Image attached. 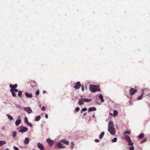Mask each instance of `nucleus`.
I'll use <instances>...</instances> for the list:
<instances>
[{
	"instance_id": "1",
	"label": "nucleus",
	"mask_w": 150,
	"mask_h": 150,
	"mask_svg": "<svg viewBox=\"0 0 150 150\" xmlns=\"http://www.w3.org/2000/svg\"><path fill=\"white\" fill-rule=\"evenodd\" d=\"M108 131L112 135H113L115 134V129L114 127L113 123L112 122H110L108 123Z\"/></svg>"
},
{
	"instance_id": "2",
	"label": "nucleus",
	"mask_w": 150,
	"mask_h": 150,
	"mask_svg": "<svg viewBox=\"0 0 150 150\" xmlns=\"http://www.w3.org/2000/svg\"><path fill=\"white\" fill-rule=\"evenodd\" d=\"M89 89L92 92L94 93L96 91H100L99 86L94 85H91L89 87Z\"/></svg>"
},
{
	"instance_id": "3",
	"label": "nucleus",
	"mask_w": 150,
	"mask_h": 150,
	"mask_svg": "<svg viewBox=\"0 0 150 150\" xmlns=\"http://www.w3.org/2000/svg\"><path fill=\"white\" fill-rule=\"evenodd\" d=\"M91 101V100L90 99H88L87 98L80 99L79 100L78 102V104L80 105H81L84 104V103H83V102H88L89 101Z\"/></svg>"
},
{
	"instance_id": "4",
	"label": "nucleus",
	"mask_w": 150,
	"mask_h": 150,
	"mask_svg": "<svg viewBox=\"0 0 150 150\" xmlns=\"http://www.w3.org/2000/svg\"><path fill=\"white\" fill-rule=\"evenodd\" d=\"M150 93V91L147 88L142 89V95H145L147 96H149Z\"/></svg>"
},
{
	"instance_id": "5",
	"label": "nucleus",
	"mask_w": 150,
	"mask_h": 150,
	"mask_svg": "<svg viewBox=\"0 0 150 150\" xmlns=\"http://www.w3.org/2000/svg\"><path fill=\"white\" fill-rule=\"evenodd\" d=\"M137 91L136 89H135L134 88H131L130 89L129 92L130 93V95L131 96L134 95L135 93L137 92Z\"/></svg>"
},
{
	"instance_id": "6",
	"label": "nucleus",
	"mask_w": 150,
	"mask_h": 150,
	"mask_svg": "<svg viewBox=\"0 0 150 150\" xmlns=\"http://www.w3.org/2000/svg\"><path fill=\"white\" fill-rule=\"evenodd\" d=\"M24 110L28 114H30L32 112V110L31 108L29 107H25L23 108Z\"/></svg>"
},
{
	"instance_id": "7",
	"label": "nucleus",
	"mask_w": 150,
	"mask_h": 150,
	"mask_svg": "<svg viewBox=\"0 0 150 150\" xmlns=\"http://www.w3.org/2000/svg\"><path fill=\"white\" fill-rule=\"evenodd\" d=\"M76 85L74 86V88L76 89H79L81 86L80 83L78 81L75 83Z\"/></svg>"
},
{
	"instance_id": "8",
	"label": "nucleus",
	"mask_w": 150,
	"mask_h": 150,
	"mask_svg": "<svg viewBox=\"0 0 150 150\" xmlns=\"http://www.w3.org/2000/svg\"><path fill=\"white\" fill-rule=\"evenodd\" d=\"M30 83L32 87L37 86L36 83L35 81H31L30 82Z\"/></svg>"
},
{
	"instance_id": "9",
	"label": "nucleus",
	"mask_w": 150,
	"mask_h": 150,
	"mask_svg": "<svg viewBox=\"0 0 150 150\" xmlns=\"http://www.w3.org/2000/svg\"><path fill=\"white\" fill-rule=\"evenodd\" d=\"M17 85L16 84L12 85V84H10L9 85V86L10 88H11L10 90V91H13L14 89L16 88L17 87Z\"/></svg>"
},
{
	"instance_id": "10",
	"label": "nucleus",
	"mask_w": 150,
	"mask_h": 150,
	"mask_svg": "<svg viewBox=\"0 0 150 150\" xmlns=\"http://www.w3.org/2000/svg\"><path fill=\"white\" fill-rule=\"evenodd\" d=\"M38 147L41 150H44V148L43 145L40 143H38Z\"/></svg>"
},
{
	"instance_id": "11",
	"label": "nucleus",
	"mask_w": 150,
	"mask_h": 150,
	"mask_svg": "<svg viewBox=\"0 0 150 150\" xmlns=\"http://www.w3.org/2000/svg\"><path fill=\"white\" fill-rule=\"evenodd\" d=\"M46 141L50 146L52 145L53 144L54 142L50 139H47Z\"/></svg>"
},
{
	"instance_id": "12",
	"label": "nucleus",
	"mask_w": 150,
	"mask_h": 150,
	"mask_svg": "<svg viewBox=\"0 0 150 150\" xmlns=\"http://www.w3.org/2000/svg\"><path fill=\"white\" fill-rule=\"evenodd\" d=\"M28 130V128L27 127H24L22 129H20L19 130V132H21L23 133L25 132Z\"/></svg>"
},
{
	"instance_id": "13",
	"label": "nucleus",
	"mask_w": 150,
	"mask_h": 150,
	"mask_svg": "<svg viewBox=\"0 0 150 150\" xmlns=\"http://www.w3.org/2000/svg\"><path fill=\"white\" fill-rule=\"evenodd\" d=\"M61 142L62 143H64L65 144H67V145H69V142L68 141H67L66 139H62Z\"/></svg>"
},
{
	"instance_id": "14",
	"label": "nucleus",
	"mask_w": 150,
	"mask_h": 150,
	"mask_svg": "<svg viewBox=\"0 0 150 150\" xmlns=\"http://www.w3.org/2000/svg\"><path fill=\"white\" fill-rule=\"evenodd\" d=\"M96 110V109L95 107H91L88 109V111L89 112H90L93 111H95Z\"/></svg>"
},
{
	"instance_id": "15",
	"label": "nucleus",
	"mask_w": 150,
	"mask_h": 150,
	"mask_svg": "<svg viewBox=\"0 0 150 150\" xmlns=\"http://www.w3.org/2000/svg\"><path fill=\"white\" fill-rule=\"evenodd\" d=\"M99 98L100 99V100L101 102V103H103L104 102V100L103 98V95L101 94H100L99 95Z\"/></svg>"
},
{
	"instance_id": "16",
	"label": "nucleus",
	"mask_w": 150,
	"mask_h": 150,
	"mask_svg": "<svg viewBox=\"0 0 150 150\" xmlns=\"http://www.w3.org/2000/svg\"><path fill=\"white\" fill-rule=\"evenodd\" d=\"M21 120H17L16 121L15 124L17 126H18L19 125L21 124Z\"/></svg>"
},
{
	"instance_id": "17",
	"label": "nucleus",
	"mask_w": 150,
	"mask_h": 150,
	"mask_svg": "<svg viewBox=\"0 0 150 150\" xmlns=\"http://www.w3.org/2000/svg\"><path fill=\"white\" fill-rule=\"evenodd\" d=\"M25 94L26 97L27 98H31L33 97V96L31 94L25 93Z\"/></svg>"
},
{
	"instance_id": "18",
	"label": "nucleus",
	"mask_w": 150,
	"mask_h": 150,
	"mask_svg": "<svg viewBox=\"0 0 150 150\" xmlns=\"http://www.w3.org/2000/svg\"><path fill=\"white\" fill-rule=\"evenodd\" d=\"M125 139L127 142H129L131 141V139L127 135L125 136Z\"/></svg>"
},
{
	"instance_id": "19",
	"label": "nucleus",
	"mask_w": 150,
	"mask_h": 150,
	"mask_svg": "<svg viewBox=\"0 0 150 150\" xmlns=\"http://www.w3.org/2000/svg\"><path fill=\"white\" fill-rule=\"evenodd\" d=\"M57 146L59 148H64V147H63L62 146V144H61L59 142L57 144Z\"/></svg>"
},
{
	"instance_id": "20",
	"label": "nucleus",
	"mask_w": 150,
	"mask_h": 150,
	"mask_svg": "<svg viewBox=\"0 0 150 150\" xmlns=\"http://www.w3.org/2000/svg\"><path fill=\"white\" fill-rule=\"evenodd\" d=\"M29 139L28 138L26 137L25 138V140L24 143L26 144H27L29 143Z\"/></svg>"
},
{
	"instance_id": "21",
	"label": "nucleus",
	"mask_w": 150,
	"mask_h": 150,
	"mask_svg": "<svg viewBox=\"0 0 150 150\" xmlns=\"http://www.w3.org/2000/svg\"><path fill=\"white\" fill-rule=\"evenodd\" d=\"M6 144V142L5 141H0V146H2L4 144Z\"/></svg>"
},
{
	"instance_id": "22",
	"label": "nucleus",
	"mask_w": 150,
	"mask_h": 150,
	"mask_svg": "<svg viewBox=\"0 0 150 150\" xmlns=\"http://www.w3.org/2000/svg\"><path fill=\"white\" fill-rule=\"evenodd\" d=\"M104 133H105L104 132H102L101 133L99 136V138L100 139H101L102 138V137H103V136L104 134Z\"/></svg>"
},
{
	"instance_id": "23",
	"label": "nucleus",
	"mask_w": 150,
	"mask_h": 150,
	"mask_svg": "<svg viewBox=\"0 0 150 150\" xmlns=\"http://www.w3.org/2000/svg\"><path fill=\"white\" fill-rule=\"evenodd\" d=\"M144 136V134L143 133H142L140 134L139 136H138V137L139 139H141Z\"/></svg>"
},
{
	"instance_id": "24",
	"label": "nucleus",
	"mask_w": 150,
	"mask_h": 150,
	"mask_svg": "<svg viewBox=\"0 0 150 150\" xmlns=\"http://www.w3.org/2000/svg\"><path fill=\"white\" fill-rule=\"evenodd\" d=\"M41 117L40 116H37L35 118V121H38L40 119Z\"/></svg>"
},
{
	"instance_id": "25",
	"label": "nucleus",
	"mask_w": 150,
	"mask_h": 150,
	"mask_svg": "<svg viewBox=\"0 0 150 150\" xmlns=\"http://www.w3.org/2000/svg\"><path fill=\"white\" fill-rule=\"evenodd\" d=\"M22 92L20 91H19L18 92V96L21 98H22Z\"/></svg>"
},
{
	"instance_id": "26",
	"label": "nucleus",
	"mask_w": 150,
	"mask_h": 150,
	"mask_svg": "<svg viewBox=\"0 0 150 150\" xmlns=\"http://www.w3.org/2000/svg\"><path fill=\"white\" fill-rule=\"evenodd\" d=\"M7 116H8V118L10 120H12L13 119V117L9 114H7Z\"/></svg>"
},
{
	"instance_id": "27",
	"label": "nucleus",
	"mask_w": 150,
	"mask_h": 150,
	"mask_svg": "<svg viewBox=\"0 0 150 150\" xmlns=\"http://www.w3.org/2000/svg\"><path fill=\"white\" fill-rule=\"evenodd\" d=\"M118 114V112L116 110H114V114L113 116H117Z\"/></svg>"
},
{
	"instance_id": "28",
	"label": "nucleus",
	"mask_w": 150,
	"mask_h": 150,
	"mask_svg": "<svg viewBox=\"0 0 150 150\" xmlns=\"http://www.w3.org/2000/svg\"><path fill=\"white\" fill-rule=\"evenodd\" d=\"M10 91L12 93V96L14 97H16V94L15 93V92L13 91Z\"/></svg>"
},
{
	"instance_id": "29",
	"label": "nucleus",
	"mask_w": 150,
	"mask_h": 150,
	"mask_svg": "<svg viewBox=\"0 0 150 150\" xmlns=\"http://www.w3.org/2000/svg\"><path fill=\"white\" fill-rule=\"evenodd\" d=\"M143 95H142H142L140 96H139L137 100H141L143 98Z\"/></svg>"
},
{
	"instance_id": "30",
	"label": "nucleus",
	"mask_w": 150,
	"mask_h": 150,
	"mask_svg": "<svg viewBox=\"0 0 150 150\" xmlns=\"http://www.w3.org/2000/svg\"><path fill=\"white\" fill-rule=\"evenodd\" d=\"M16 131H14L13 132V137L14 138L16 137Z\"/></svg>"
},
{
	"instance_id": "31",
	"label": "nucleus",
	"mask_w": 150,
	"mask_h": 150,
	"mask_svg": "<svg viewBox=\"0 0 150 150\" xmlns=\"http://www.w3.org/2000/svg\"><path fill=\"white\" fill-rule=\"evenodd\" d=\"M117 138L116 137H115L112 140V142H116L117 141Z\"/></svg>"
},
{
	"instance_id": "32",
	"label": "nucleus",
	"mask_w": 150,
	"mask_h": 150,
	"mask_svg": "<svg viewBox=\"0 0 150 150\" xmlns=\"http://www.w3.org/2000/svg\"><path fill=\"white\" fill-rule=\"evenodd\" d=\"M25 123H26V124H27L29 122L28 121V120L26 117H25Z\"/></svg>"
},
{
	"instance_id": "33",
	"label": "nucleus",
	"mask_w": 150,
	"mask_h": 150,
	"mask_svg": "<svg viewBox=\"0 0 150 150\" xmlns=\"http://www.w3.org/2000/svg\"><path fill=\"white\" fill-rule=\"evenodd\" d=\"M130 132H131L130 131H127L125 132L124 133V134H129L130 133Z\"/></svg>"
},
{
	"instance_id": "34",
	"label": "nucleus",
	"mask_w": 150,
	"mask_h": 150,
	"mask_svg": "<svg viewBox=\"0 0 150 150\" xmlns=\"http://www.w3.org/2000/svg\"><path fill=\"white\" fill-rule=\"evenodd\" d=\"M129 142V143H128V145H129V146H132L133 144V143H132V142H131V141H130L129 142Z\"/></svg>"
},
{
	"instance_id": "35",
	"label": "nucleus",
	"mask_w": 150,
	"mask_h": 150,
	"mask_svg": "<svg viewBox=\"0 0 150 150\" xmlns=\"http://www.w3.org/2000/svg\"><path fill=\"white\" fill-rule=\"evenodd\" d=\"M79 110H80V108L79 107H77L76 108L75 111H76V112H78Z\"/></svg>"
},
{
	"instance_id": "36",
	"label": "nucleus",
	"mask_w": 150,
	"mask_h": 150,
	"mask_svg": "<svg viewBox=\"0 0 150 150\" xmlns=\"http://www.w3.org/2000/svg\"><path fill=\"white\" fill-rule=\"evenodd\" d=\"M39 91H37L35 92V94L36 96H38L39 95Z\"/></svg>"
},
{
	"instance_id": "37",
	"label": "nucleus",
	"mask_w": 150,
	"mask_h": 150,
	"mask_svg": "<svg viewBox=\"0 0 150 150\" xmlns=\"http://www.w3.org/2000/svg\"><path fill=\"white\" fill-rule=\"evenodd\" d=\"M71 149H72L73 148V147L74 145V144L73 142H72L71 143Z\"/></svg>"
},
{
	"instance_id": "38",
	"label": "nucleus",
	"mask_w": 150,
	"mask_h": 150,
	"mask_svg": "<svg viewBox=\"0 0 150 150\" xmlns=\"http://www.w3.org/2000/svg\"><path fill=\"white\" fill-rule=\"evenodd\" d=\"M87 110V108H83L82 109V111L84 112V111H86Z\"/></svg>"
},
{
	"instance_id": "39",
	"label": "nucleus",
	"mask_w": 150,
	"mask_h": 150,
	"mask_svg": "<svg viewBox=\"0 0 150 150\" xmlns=\"http://www.w3.org/2000/svg\"><path fill=\"white\" fill-rule=\"evenodd\" d=\"M45 110V107H42L41 110L42 111H44Z\"/></svg>"
},
{
	"instance_id": "40",
	"label": "nucleus",
	"mask_w": 150,
	"mask_h": 150,
	"mask_svg": "<svg viewBox=\"0 0 150 150\" xmlns=\"http://www.w3.org/2000/svg\"><path fill=\"white\" fill-rule=\"evenodd\" d=\"M146 141V139H144L143 141H141V143H144V142H145Z\"/></svg>"
},
{
	"instance_id": "41",
	"label": "nucleus",
	"mask_w": 150,
	"mask_h": 150,
	"mask_svg": "<svg viewBox=\"0 0 150 150\" xmlns=\"http://www.w3.org/2000/svg\"><path fill=\"white\" fill-rule=\"evenodd\" d=\"M146 141V139H144L143 141H141V143H144V142H145Z\"/></svg>"
},
{
	"instance_id": "42",
	"label": "nucleus",
	"mask_w": 150,
	"mask_h": 150,
	"mask_svg": "<svg viewBox=\"0 0 150 150\" xmlns=\"http://www.w3.org/2000/svg\"><path fill=\"white\" fill-rule=\"evenodd\" d=\"M29 126L31 127L32 126V124L28 122L27 124Z\"/></svg>"
},
{
	"instance_id": "43",
	"label": "nucleus",
	"mask_w": 150,
	"mask_h": 150,
	"mask_svg": "<svg viewBox=\"0 0 150 150\" xmlns=\"http://www.w3.org/2000/svg\"><path fill=\"white\" fill-rule=\"evenodd\" d=\"M13 148L15 150H18L19 149L18 148L14 146Z\"/></svg>"
},
{
	"instance_id": "44",
	"label": "nucleus",
	"mask_w": 150,
	"mask_h": 150,
	"mask_svg": "<svg viewBox=\"0 0 150 150\" xmlns=\"http://www.w3.org/2000/svg\"><path fill=\"white\" fill-rule=\"evenodd\" d=\"M13 91H14L15 92H16L18 91V90L17 89L15 88Z\"/></svg>"
},
{
	"instance_id": "45",
	"label": "nucleus",
	"mask_w": 150,
	"mask_h": 150,
	"mask_svg": "<svg viewBox=\"0 0 150 150\" xmlns=\"http://www.w3.org/2000/svg\"><path fill=\"white\" fill-rule=\"evenodd\" d=\"M95 141L96 142H98L100 141L99 140L97 139H95Z\"/></svg>"
},
{
	"instance_id": "46",
	"label": "nucleus",
	"mask_w": 150,
	"mask_h": 150,
	"mask_svg": "<svg viewBox=\"0 0 150 150\" xmlns=\"http://www.w3.org/2000/svg\"><path fill=\"white\" fill-rule=\"evenodd\" d=\"M134 148L133 146L130 149V150H134Z\"/></svg>"
},
{
	"instance_id": "47",
	"label": "nucleus",
	"mask_w": 150,
	"mask_h": 150,
	"mask_svg": "<svg viewBox=\"0 0 150 150\" xmlns=\"http://www.w3.org/2000/svg\"><path fill=\"white\" fill-rule=\"evenodd\" d=\"M45 117L46 118H48V116L47 114H46L45 115Z\"/></svg>"
},
{
	"instance_id": "48",
	"label": "nucleus",
	"mask_w": 150,
	"mask_h": 150,
	"mask_svg": "<svg viewBox=\"0 0 150 150\" xmlns=\"http://www.w3.org/2000/svg\"><path fill=\"white\" fill-rule=\"evenodd\" d=\"M84 90V88L83 86L82 87V91H83Z\"/></svg>"
},
{
	"instance_id": "49",
	"label": "nucleus",
	"mask_w": 150,
	"mask_h": 150,
	"mask_svg": "<svg viewBox=\"0 0 150 150\" xmlns=\"http://www.w3.org/2000/svg\"><path fill=\"white\" fill-rule=\"evenodd\" d=\"M94 115H93V117H94Z\"/></svg>"
},
{
	"instance_id": "50",
	"label": "nucleus",
	"mask_w": 150,
	"mask_h": 150,
	"mask_svg": "<svg viewBox=\"0 0 150 150\" xmlns=\"http://www.w3.org/2000/svg\"><path fill=\"white\" fill-rule=\"evenodd\" d=\"M34 150V149H33V150Z\"/></svg>"
}]
</instances>
